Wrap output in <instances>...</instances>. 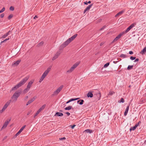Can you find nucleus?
<instances>
[{
	"label": "nucleus",
	"mask_w": 146,
	"mask_h": 146,
	"mask_svg": "<svg viewBox=\"0 0 146 146\" xmlns=\"http://www.w3.org/2000/svg\"><path fill=\"white\" fill-rule=\"evenodd\" d=\"M13 17V15L11 14L9 15L8 17V19L9 20L10 19Z\"/></svg>",
	"instance_id": "nucleus-34"
},
{
	"label": "nucleus",
	"mask_w": 146,
	"mask_h": 146,
	"mask_svg": "<svg viewBox=\"0 0 146 146\" xmlns=\"http://www.w3.org/2000/svg\"><path fill=\"white\" fill-rule=\"evenodd\" d=\"M10 32V31H9V32H7V33H6L5 34L7 35V36L8 35H9V33Z\"/></svg>",
	"instance_id": "nucleus-52"
},
{
	"label": "nucleus",
	"mask_w": 146,
	"mask_h": 146,
	"mask_svg": "<svg viewBox=\"0 0 146 146\" xmlns=\"http://www.w3.org/2000/svg\"><path fill=\"white\" fill-rule=\"evenodd\" d=\"M119 102L120 103H121V102L123 103L125 102V101L123 98H121V99L120 100Z\"/></svg>",
	"instance_id": "nucleus-32"
},
{
	"label": "nucleus",
	"mask_w": 146,
	"mask_h": 146,
	"mask_svg": "<svg viewBox=\"0 0 146 146\" xmlns=\"http://www.w3.org/2000/svg\"><path fill=\"white\" fill-rule=\"evenodd\" d=\"M80 64L79 62H76L66 72L68 73H72L74 70Z\"/></svg>",
	"instance_id": "nucleus-5"
},
{
	"label": "nucleus",
	"mask_w": 146,
	"mask_h": 146,
	"mask_svg": "<svg viewBox=\"0 0 146 146\" xmlns=\"http://www.w3.org/2000/svg\"><path fill=\"white\" fill-rule=\"evenodd\" d=\"M32 111L31 110H30L29 111H28V112H27V115H29L30 114H31V113H32Z\"/></svg>",
	"instance_id": "nucleus-40"
},
{
	"label": "nucleus",
	"mask_w": 146,
	"mask_h": 146,
	"mask_svg": "<svg viewBox=\"0 0 146 146\" xmlns=\"http://www.w3.org/2000/svg\"><path fill=\"white\" fill-rule=\"evenodd\" d=\"M69 100L70 101V102L72 101H74V98H72V99H70V100Z\"/></svg>",
	"instance_id": "nucleus-50"
},
{
	"label": "nucleus",
	"mask_w": 146,
	"mask_h": 146,
	"mask_svg": "<svg viewBox=\"0 0 146 146\" xmlns=\"http://www.w3.org/2000/svg\"><path fill=\"white\" fill-rule=\"evenodd\" d=\"M109 64H110L109 62H108V63L106 64H105L104 65V68H106L109 65Z\"/></svg>",
	"instance_id": "nucleus-33"
},
{
	"label": "nucleus",
	"mask_w": 146,
	"mask_h": 146,
	"mask_svg": "<svg viewBox=\"0 0 146 146\" xmlns=\"http://www.w3.org/2000/svg\"><path fill=\"white\" fill-rule=\"evenodd\" d=\"M129 53L130 54H133V53L132 51H130L129 52Z\"/></svg>",
	"instance_id": "nucleus-51"
},
{
	"label": "nucleus",
	"mask_w": 146,
	"mask_h": 146,
	"mask_svg": "<svg viewBox=\"0 0 146 146\" xmlns=\"http://www.w3.org/2000/svg\"><path fill=\"white\" fill-rule=\"evenodd\" d=\"M14 7L12 6H11L10 7V10L11 11H13L14 10Z\"/></svg>",
	"instance_id": "nucleus-41"
},
{
	"label": "nucleus",
	"mask_w": 146,
	"mask_h": 146,
	"mask_svg": "<svg viewBox=\"0 0 146 146\" xmlns=\"http://www.w3.org/2000/svg\"><path fill=\"white\" fill-rule=\"evenodd\" d=\"M39 113V112L37 111L36 113L34 115V117L35 118L36 116H37L38 115Z\"/></svg>",
	"instance_id": "nucleus-38"
},
{
	"label": "nucleus",
	"mask_w": 146,
	"mask_h": 146,
	"mask_svg": "<svg viewBox=\"0 0 146 146\" xmlns=\"http://www.w3.org/2000/svg\"><path fill=\"white\" fill-rule=\"evenodd\" d=\"M33 82V81H32V80L30 81L27 84V88H28L30 90Z\"/></svg>",
	"instance_id": "nucleus-14"
},
{
	"label": "nucleus",
	"mask_w": 146,
	"mask_h": 146,
	"mask_svg": "<svg viewBox=\"0 0 146 146\" xmlns=\"http://www.w3.org/2000/svg\"><path fill=\"white\" fill-rule=\"evenodd\" d=\"M26 127V125H24L20 129V130L16 134V137L21 132L23 131L24 129Z\"/></svg>",
	"instance_id": "nucleus-13"
},
{
	"label": "nucleus",
	"mask_w": 146,
	"mask_h": 146,
	"mask_svg": "<svg viewBox=\"0 0 146 146\" xmlns=\"http://www.w3.org/2000/svg\"><path fill=\"white\" fill-rule=\"evenodd\" d=\"M92 130L90 129H87L85 130L84 132H86L87 133H91L92 132Z\"/></svg>",
	"instance_id": "nucleus-23"
},
{
	"label": "nucleus",
	"mask_w": 146,
	"mask_h": 146,
	"mask_svg": "<svg viewBox=\"0 0 146 146\" xmlns=\"http://www.w3.org/2000/svg\"><path fill=\"white\" fill-rule=\"evenodd\" d=\"M113 93H114L113 92H109V94L110 95H112L113 94Z\"/></svg>",
	"instance_id": "nucleus-53"
},
{
	"label": "nucleus",
	"mask_w": 146,
	"mask_h": 146,
	"mask_svg": "<svg viewBox=\"0 0 146 146\" xmlns=\"http://www.w3.org/2000/svg\"><path fill=\"white\" fill-rule=\"evenodd\" d=\"M139 125V124L138 123L137 124H136L135 125V126H136V127H137Z\"/></svg>",
	"instance_id": "nucleus-54"
},
{
	"label": "nucleus",
	"mask_w": 146,
	"mask_h": 146,
	"mask_svg": "<svg viewBox=\"0 0 146 146\" xmlns=\"http://www.w3.org/2000/svg\"><path fill=\"white\" fill-rule=\"evenodd\" d=\"M4 16V13H2L0 17L1 18H3Z\"/></svg>",
	"instance_id": "nucleus-45"
},
{
	"label": "nucleus",
	"mask_w": 146,
	"mask_h": 146,
	"mask_svg": "<svg viewBox=\"0 0 146 146\" xmlns=\"http://www.w3.org/2000/svg\"><path fill=\"white\" fill-rule=\"evenodd\" d=\"M28 98V96H26L25 97V98L26 99H27Z\"/></svg>",
	"instance_id": "nucleus-62"
},
{
	"label": "nucleus",
	"mask_w": 146,
	"mask_h": 146,
	"mask_svg": "<svg viewBox=\"0 0 146 146\" xmlns=\"http://www.w3.org/2000/svg\"><path fill=\"white\" fill-rule=\"evenodd\" d=\"M7 136H5L4 138H3V141H4V140H5L6 139H7Z\"/></svg>",
	"instance_id": "nucleus-48"
},
{
	"label": "nucleus",
	"mask_w": 146,
	"mask_h": 146,
	"mask_svg": "<svg viewBox=\"0 0 146 146\" xmlns=\"http://www.w3.org/2000/svg\"><path fill=\"white\" fill-rule=\"evenodd\" d=\"M36 98V96H35L33 98H31V100H29L27 102L26 104V105L28 106V105L31 103L35 100Z\"/></svg>",
	"instance_id": "nucleus-11"
},
{
	"label": "nucleus",
	"mask_w": 146,
	"mask_h": 146,
	"mask_svg": "<svg viewBox=\"0 0 146 146\" xmlns=\"http://www.w3.org/2000/svg\"><path fill=\"white\" fill-rule=\"evenodd\" d=\"M95 91H93L92 92H89L87 94V96L88 97L92 98L93 97V95L92 92L94 93Z\"/></svg>",
	"instance_id": "nucleus-15"
},
{
	"label": "nucleus",
	"mask_w": 146,
	"mask_h": 146,
	"mask_svg": "<svg viewBox=\"0 0 146 146\" xmlns=\"http://www.w3.org/2000/svg\"><path fill=\"white\" fill-rule=\"evenodd\" d=\"M38 17H37V16L36 15L34 17V19H35L36 18H37Z\"/></svg>",
	"instance_id": "nucleus-58"
},
{
	"label": "nucleus",
	"mask_w": 146,
	"mask_h": 146,
	"mask_svg": "<svg viewBox=\"0 0 146 146\" xmlns=\"http://www.w3.org/2000/svg\"><path fill=\"white\" fill-rule=\"evenodd\" d=\"M61 53V52L60 51H59L56 52V53L55 54L54 56L52 58V60H54L58 58V56H59L60 54Z\"/></svg>",
	"instance_id": "nucleus-10"
},
{
	"label": "nucleus",
	"mask_w": 146,
	"mask_h": 146,
	"mask_svg": "<svg viewBox=\"0 0 146 146\" xmlns=\"http://www.w3.org/2000/svg\"><path fill=\"white\" fill-rule=\"evenodd\" d=\"M84 100H80L77 101V103L80 105L83 104Z\"/></svg>",
	"instance_id": "nucleus-21"
},
{
	"label": "nucleus",
	"mask_w": 146,
	"mask_h": 146,
	"mask_svg": "<svg viewBox=\"0 0 146 146\" xmlns=\"http://www.w3.org/2000/svg\"><path fill=\"white\" fill-rule=\"evenodd\" d=\"M76 126L75 125H70V127H71V128L72 129H73L74 127Z\"/></svg>",
	"instance_id": "nucleus-42"
},
{
	"label": "nucleus",
	"mask_w": 146,
	"mask_h": 146,
	"mask_svg": "<svg viewBox=\"0 0 146 146\" xmlns=\"http://www.w3.org/2000/svg\"><path fill=\"white\" fill-rule=\"evenodd\" d=\"M77 34H76L67 39L64 42L60 45L59 50H62L67 46L77 36Z\"/></svg>",
	"instance_id": "nucleus-2"
},
{
	"label": "nucleus",
	"mask_w": 146,
	"mask_h": 146,
	"mask_svg": "<svg viewBox=\"0 0 146 146\" xmlns=\"http://www.w3.org/2000/svg\"><path fill=\"white\" fill-rule=\"evenodd\" d=\"M136 25V23L132 24L126 29L124 33H127L131 29L134 27Z\"/></svg>",
	"instance_id": "nucleus-7"
},
{
	"label": "nucleus",
	"mask_w": 146,
	"mask_h": 146,
	"mask_svg": "<svg viewBox=\"0 0 146 146\" xmlns=\"http://www.w3.org/2000/svg\"><path fill=\"white\" fill-rule=\"evenodd\" d=\"M84 3L85 5H87L88 4V2L87 1L84 2Z\"/></svg>",
	"instance_id": "nucleus-56"
},
{
	"label": "nucleus",
	"mask_w": 146,
	"mask_h": 146,
	"mask_svg": "<svg viewBox=\"0 0 146 146\" xmlns=\"http://www.w3.org/2000/svg\"><path fill=\"white\" fill-rule=\"evenodd\" d=\"M106 27V25L104 26L102 28L100 29V31H102Z\"/></svg>",
	"instance_id": "nucleus-39"
},
{
	"label": "nucleus",
	"mask_w": 146,
	"mask_h": 146,
	"mask_svg": "<svg viewBox=\"0 0 146 146\" xmlns=\"http://www.w3.org/2000/svg\"><path fill=\"white\" fill-rule=\"evenodd\" d=\"M21 91L18 90L16 91L11 97L13 101H16L21 94Z\"/></svg>",
	"instance_id": "nucleus-3"
},
{
	"label": "nucleus",
	"mask_w": 146,
	"mask_h": 146,
	"mask_svg": "<svg viewBox=\"0 0 146 146\" xmlns=\"http://www.w3.org/2000/svg\"><path fill=\"white\" fill-rule=\"evenodd\" d=\"M66 139V138L65 137H62L59 139L60 140H65Z\"/></svg>",
	"instance_id": "nucleus-44"
},
{
	"label": "nucleus",
	"mask_w": 146,
	"mask_h": 146,
	"mask_svg": "<svg viewBox=\"0 0 146 146\" xmlns=\"http://www.w3.org/2000/svg\"><path fill=\"white\" fill-rule=\"evenodd\" d=\"M7 108L4 106L3 107V108L2 109L5 111L6 109Z\"/></svg>",
	"instance_id": "nucleus-47"
},
{
	"label": "nucleus",
	"mask_w": 146,
	"mask_h": 146,
	"mask_svg": "<svg viewBox=\"0 0 146 146\" xmlns=\"http://www.w3.org/2000/svg\"><path fill=\"white\" fill-rule=\"evenodd\" d=\"M70 102V101L69 100L68 101H67L66 102V104H68V103H69V102Z\"/></svg>",
	"instance_id": "nucleus-64"
},
{
	"label": "nucleus",
	"mask_w": 146,
	"mask_h": 146,
	"mask_svg": "<svg viewBox=\"0 0 146 146\" xmlns=\"http://www.w3.org/2000/svg\"><path fill=\"white\" fill-rule=\"evenodd\" d=\"M51 67L49 66L48 68L46 70L44 73L43 74L42 76L39 80V82H41L45 78L46 76L47 75L49 72L50 70Z\"/></svg>",
	"instance_id": "nucleus-4"
},
{
	"label": "nucleus",
	"mask_w": 146,
	"mask_h": 146,
	"mask_svg": "<svg viewBox=\"0 0 146 146\" xmlns=\"http://www.w3.org/2000/svg\"><path fill=\"white\" fill-rule=\"evenodd\" d=\"M63 114L62 113L57 112L55 114V116H63Z\"/></svg>",
	"instance_id": "nucleus-20"
},
{
	"label": "nucleus",
	"mask_w": 146,
	"mask_h": 146,
	"mask_svg": "<svg viewBox=\"0 0 146 146\" xmlns=\"http://www.w3.org/2000/svg\"><path fill=\"white\" fill-rule=\"evenodd\" d=\"M139 60V59L138 58H136L134 61V62L138 61Z\"/></svg>",
	"instance_id": "nucleus-49"
},
{
	"label": "nucleus",
	"mask_w": 146,
	"mask_h": 146,
	"mask_svg": "<svg viewBox=\"0 0 146 146\" xmlns=\"http://www.w3.org/2000/svg\"><path fill=\"white\" fill-rule=\"evenodd\" d=\"M44 42L43 41H41L37 45V46L38 47L40 46H41L43 45L44 44Z\"/></svg>",
	"instance_id": "nucleus-28"
},
{
	"label": "nucleus",
	"mask_w": 146,
	"mask_h": 146,
	"mask_svg": "<svg viewBox=\"0 0 146 146\" xmlns=\"http://www.w3.org/2000/svg\"><path fill=\"white\" fill-rule=\"evenodd\" d=\"M46 105L45 104L43 105L39 109L40 110L42 111L43 110L45 107Z\"/></svg>",
	"instance_id": "nucleus-29"
},
{
	"label": "nucleus",
	"mask_w": 146,
	"mask_h": 146,
	"mask_svg": "<svg viewBox=\"0 0 146 146\" xmlns=\"http://www.w3.org/2000/svg\"><path fill=\"white\" fill-rule=\"evenodd\" d=\"M5 10V7H3L0 11V13L3 12Z\"/></svg>",
	"instance_id": "nucleus-36"
},
{
	"label": "nucleus",
	"mask_w": 146,
	"mask_h": 146,
	"mask_svg": "<svg viewBox=\"0 0 146 146\" xmlns=\"http://www.w3.org/2000/svg\"><path fill=\"white\" fill-rule=\"evenodd\" d=\"M93 4H92L89 5L88 7H87L85 9L84 11V13H85L87 11L89 10L90 9L92 6Z\"/></svg>",
	"instance_id": "nucleus-16"
},
{
	"label": "nucleus",
	"mask_w": 146,
	"mask_h": 146,
	"mask_svg": "<svg viewBox=\"0 0 146 146\" xmlns=\"http://www.w3.org/2000/svg\"><path fill=\"white\" fill-rule=\"evenodd\" d=\"M124 33H121L119 34L116 38L113 40V41L112 42V43L115 42L117 40L119 39L120 38L121 36Z\"/></svg>",
	"instance_id": "nucleus-8"
},
{
	"label": "nucleus",
	"mask_w": 146,
	"mask_h": 146,
	"mask_svg": "<svg viewBox=\"0 0 146 146\" xmlns=\"http://www.w3.org/2000/svg\"><path fill=\"white\" fill-rule=\"evenodd\" d=\"M29 90V89L27 88H26L23 91V93L24 94H25V93L27 92Z\"/></svg>",
	"instance_id": "nucleus-25"
},
{
	"label": "nucleus",
	"mask_w": 146,
	"mask_h": 146,
	"mask_svg": "<svg viewBox=\"0 0 146 146\" xmlns=\"http://www.w3.org/2000/svg\"><path fill=\"white\" fill-rule=\"evenodd\" d=\"M4 111V110H3L2 109L1 110H0V114H1Z\"/></svg>",
	"instance_id": "nucleus-46"
},
{
	"label": "nucleus",
	"mask_w": 146,
	"mask_h": 146,
	"mask_svg": "<svg viewBox=\"0 0 146 146\" xmlns=\"http://www.w3.org/2000/svg\"><path fill=\"white\" fill-rule=\"evenodd\" d=\"M146 53V48L145 47L141 52L140 53L143 54Z\"/></svg>",
	"instance_id": "nucleus-22"
},
{
	"label": "nucleus",
	"mask_w": 146,
	"mask_h": 146,
	"mask_svg": "<svg viewBox=\"0 0 146 146\" xmlns=\"http://www.w3.org/2000/svg\"><path fill=\"white\" fill-rule=\"evenodd\" d=\"M11 102V100H8L5 104L4 105V106L6 107L7 108L8 107V106H9V105L10 104V103Z\"/></svg>",
	"instance_id": "nucleus-19"
},
{
	"label": "nucleus",
	"mask_w": 146,
	"mask_h": 146,
	"mask_svg": "<svg viewBox=\"0 0 146 146\" xmlns=\"http://www.w3.org/2000/svg\"><path fill=\"white\" fill-rule=\"evenodd\" d=\"M29 78V76H26L21 80L15 86L13 87L12 88L11 91H13L17 90L19 88L23 85L26 82Z\"/></svg>",
	"instance_id": "nucleus-1"
},
{
	"label": "nucleus",
	"mask_w": 146,
	"mask_h": 146,
	"mask_svg": "<svg viewBox=\"0 0 146 146\" xmlns=\"http://www.w3.org/2000/svg\"><path fill=\"white\" fill-rule=\"evenodd\" d=\"M133 67V65H131V66L129 65L128 66L127 68V69L128 70H131V69H132Z\"/></svg>",
	"instance_id": "nucleus-30"
},
{
	"label": "nucleus",
	"mask_w": 146,
	"mask_h": 146,
	"mask_svg": "<svg viewBox=\"0 0 146 146\" xmlns=\"http://www.w3.org/2000/svg\"><path fill=\"white\" fill-rule=\"evenodd\" d=\"M66 113L69 116L70 115V113L68 112H67Z\"/></svg>",
	"instance_id": "nucleus-55"
},
{
	"label": "nucleus",
	"mask_w": 146,
	"mask_h": 146,
	"mask_svg": "<svg viewBox=\"0 0 146 146\" xmlns=\"http://www.w3.org/2000/svg\"><path fill=\"white\" fill-rule=\"evenodd\" d=\"M88 4H90L91 3V1H89L88 2Z\"/></svg>",
	"instance_id": "nucleus-60"
},
{
	"label": "nucleus",
	"mask_w": 146,
	"mask_h": 146,
	"mask_svg": "<svg viewBox=\"0 0 146 146\" xmlns=\"http://www.w3.org/2000/svg\"><path fill=\"white\" fill-rule=\"evenodd\" d=\"M129 105H128V106H127V108L126 109V110L125 111L124 113V115L125 116H126L127 115V113H128V111L129 110Z\"/></svg>",
	"instance_id": "nucleus-18"
},
{
	"label": "nucleus",
	"mask_w": 146,
	"mask_h": 146,
	"mask_svg": "<svg viewBox=\"0 0 146 146\" xmlns=\"http://www.w3.org/2000/svg\"><path fill=\"white\" fill-rule=\"evenodd\" d=\"M95 91H96V92L97 94H99L100 97H101V96L100 92L97 90H96Z\"/></svg>",
	"instance_id": "nucleus-31"
},
{
	"label": "nucleus",
	"mask_w": 146,
	"mask_h": 146,
	"mask_svg": "<svg viewBox=\"0 0 146 146\" xmlns=\"http://www.w3.org/2000/svg\"><path fill=\"white\" fill-rule=\"evenodd\" d=\"M79 99V98H74V101L78 100Z\"/></svg>",
	"instance_id": "nucleus-57"
},
{
	"label": "nucleus",
	"mask_w": 146,
	"mask_h": 146,
	"mask_svg": "<svg viewBox=\"0 0 146 146\" xmlns=\"http://www.w3.org/2000/svg\"><path fill=\"white\" fill-rule=\"evenodd\" d=\"M10 120H9V121H6L4 123L3 126L1 128V130L4 129L7 126L8 124L9 123Z\"/></svg>",
	"instance_id": "nucleus-12"
},
{
	"label": "nucleus",
	"mask_w": 146,
	"mask_h": 146,
	"mask_svg": "<svg viewBox=\"0 0 146 146\" xmlns=\"http://www.w3.org/2000/svg\"><path fill=\"white\" fill-rule=\"evenodd\" d=\"M72 106H69L65 108L64 109L66 110H69L71 109Z\"/></svg>",
	"instance_id": "nucleus-27"
},
{
	"label": "nucleus",
	"mask_w": 146,
	"mask_h": 146,
	"mask_svg": "<svg viewBox=\"0 0 146 146\" xmlns=\"http://www.w3.org/2000/svg\"><path fill=\"white\" fill-rule=\"evenodd\" d=\"M64 87L63 85H62L60 87H58L55 91L53 94L51 95L52 97L57 95L59 92L61 91Z\"/></svg>",
	"instance_id": "nucleus-6"
},
{
	"label": "nucleus",
	"mask_w": 146,
	"mask_h": 146,
	"mask_svg": "<svg viewBox=\"0 0 146 146\" xmlns=\"http://www.w3.org/2000/svg\"><path fill=\"white\" fill-rule=\"evenodd\" d=\"M70 102V101L69 100L68 101H67L66 102V104H68V103H69V102Z\"/></svg>",
	"instance_id": "nucleus-63"
},
{
	"label": "nucleus",
	"mask_w": 146,
	"mask_h": 146,
	"mask_svg": "<svg viewBox=\"0 0 146 146\" xmlns=\"http://www.w3.org/2000/svg\"><path fill=\"white\" fill-rule=\"evenodd\" d=\"M9 38H7V39H5L3 41H2L1 42V44L2 43H3V42H5L6 41H7V40H9Z\"/></svg>",
	"instance_id": "nucleus-35"
},
{
	"label": "nucleus",
	"mask_w": 146,
	"mask_h": 146,
	"mask_svg": "<svg viewBox=\"0 0 146 146\" xmlns=\"http://www.w3.org/2000/svg\"><path fill=\"white\" fill-rule=\"evenodd\" d=\"M21 60H18L17 61H14L12 64L13 66H18Z\"/></svg>",
	"instance_id": "nucleus-9"
},
{
	"label": "nucleus",
	"mask_w": 146,
	"mask_h": 146,
	"mask_svg": "<svg viewBox=\"0 0 146 146\" xmlns=\"http://www.w3.org/2000/svg\"><path fill=\"white\" fill-rule=\"evenodd\" d=\"M41 111L39 109L38 111H38L39 113H40Z\"/></svg>",
	"instance_id": "nucleus-61"
},
{
	"label": "nucleus",
	"mask_w": 146,
	"mask_h": 146,
	"mask_svg": "<svg viewBox=\"0 0 146 146\" xmlns=\"http://www.w3.org/2000/svg\"><path fill=\"white\" fill-rule=\"evenodd\" d=\"M136 58V57H133V56H131L130 58V59L131 60H133L135 59Z\"/></svg>",
	"instance_id": "nucleus-37"
},
{
	"label": "nucleus",
	"mask_w": 146,
	"mask_h": 146,
	"mask_svg": "<svg viewBox=\"0 0 146 146\" xmlns=\"http://www.w3.org/2000/svg\"><path fill=\"white\" fill-rule=\"evenodd\" d=\"M117 61H114L113 62V63L114 64H116L117 63Z\"/></svg>",
	"instance_id": "nucleus-59"
},
{
	"label": "nucleus",
	"mask_w": 146,
	"mask_h": 146,
	"mask_svg": "<svg viewBox=\"0 0 146 146\" xmlns=\"http://www.w3.org/2000/svg\"><path fill=\"white\" fill-rule=\"evenodd\" d=\"M136 128L137 127H136V126L135 125L133 127H131L129 129V130L130 131H134L136 129Z\"/></svg>",
	"instance_id": "nucleus-24"
},
{
	"label": "nucleus",
	"mask_w": 146,
	"mask_h": 146,
	"mask_svg": "<svg viewBox=\"0 0 146 146\" xmlns=\"http://www.w3.org/2000/svg\"><path fill=\"white\" fill-rule=\"evenodd\" d=\"M120 57L121 58H125L127 57V55L126 54H121L120 55Z\"/></svg>",
	"instance_id": "nucleus-26"
},
{
	"label": "nucleus",
	"mask_w": 146,
	"mask_h": 146,
	"mask_svg": "<svg viewBox=\"0 0 146 146\" xmlns=\"http://www.w3.org/2000/svg\"><path fill=\"white\" fill-rule=\"evenodd\" d=\"M125 11V10H123L121 11L118 13L117 14H116L115 15V17H117L119 15H122L123 13Z\"/></svg>",
	"instance_id": "nucleus-17"
},
{
	"label": "nucleus",
	"mask_w": 146,
	"mask_h": 146,
	"mask_svg": "<svg viewBox=\"0 0 146 146\" xmlns=\"http://www.w3.org/2000/svg\"><path fill=\"white\" fill-rule=\"evenodd\" d=\"M7 36L6 34H5L2 36L1 38H5Z\"/></svg>",
	"instance_id": "nucleus-43"
}]
</instances>
